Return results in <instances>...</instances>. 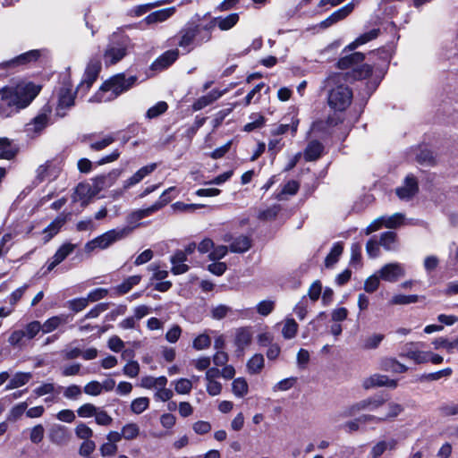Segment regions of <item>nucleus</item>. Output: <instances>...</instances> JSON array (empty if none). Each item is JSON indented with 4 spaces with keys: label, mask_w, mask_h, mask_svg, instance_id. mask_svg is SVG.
Returning <instances> with one entry per match:
<instances>
[{
    "label": "nucleus",
    "mask_w": 458,
    "mask_h": 458,
    "mask_svg": "<svg viewBox=\"0 0 458 458\" xmlns=\"http://www.w3.org/2000/svg\"><path fill=\"white\" fill-rule=\"evenodd\" d=\"M40 87L31 82H22L14 88L0 89V114L5 117L28 106L38 96Z\"/></svg>",
    "instance_id": "obj_1"
},
{
    "label": "nucleus",
    "mask_w": 458,
    "mask_h": 458,
    "mask_svg": "<svg viewBox=\"0 0 458 458\" xmlns=\"http://www.w3.org/2000/svg\"><path fill=\"white\" fill-rule=\"evenodd\" d=\"M344 79V75L337 72L330 74L325 81L326 87H332L327 96L328 105L336 111L345 110L352 100V91L347 85L342 83Z\"/></svg>",
    "instance_id": "obj_2"
},
{
    "label": "nucleus",
    "mask_w": 458,
    "mask_h": 458,
    "mask_svg": "<svg viewBox=\"0 0 458 458\" xmlns=\"http://www.w3.org/2000/svg\"><path fill=\"white\" fill-rule=\"evenodd\" d=\"M137 81L136 76L125 77L119 73L105 81L99 90L95 94L97 102H109L116 98L123 92L129 90Z\"/></svg>",
    "instance_id": "obj_3"
},
{
    "label": "nucleus",
    "mask_w": 458,
    "mask_h": 458,
    "mask_svg": "<svg viewBox=\"0 0 458 458\" xmlns=\"http://www.w3.org/2000/svg\"><path fill=\"white\" fill-rule=\"evenodd\" d=\"M131 48L128 36L121 32L113 33L103 53L104 63L106 66L113 65L123 60Z\"/></svg>",
    "instance_id": "obj_4"
},
{
    "label": "nucleus",
    "mask_w": 458,
    "mask_h": 458,
    "mask_svg": "<svg viewBox=\"0 0 458 458\" xmlns=\"http://www.w3.org/2000/svg\"><path fill=\"white\" fill-rule=\"evenodd\" d=\"M134 228L135 226L127 225L122 228L109 230L96 237L95 239L88 242L85 245V250L90 252L95 249H107L114 242L128 237L132 233Z\"/></svg>",
    "instance_id": "obj_5"
},
{
    "label": "nucleus",
    "mask_w": 458,
    "mask_h": 458,
    "mask_svg": "<svg viewBox=\"0 0 458 458\" xmlns=\"http://www.w3.org/2000/svg\"><path fill=\"white\" fill-rule=\"evenodd\" d=\"M201 30H204L202 27L193 24L182 29L179 32L180 39L178 46L189 53L194 47L209 41L211 39V33L207 32L205 36H199Z\"/></svg>",
    "instance_id": "obj_6"
},
{
    "label": "nucleus",
    "mask_w": 458,
    "mask_h": 458,
    "mask_svg": "<svg viewBox=\"0 0 458 458\" xmlns=\"http://www.w3.org/2000/svg\"><path fill=\"white\" fill-rule=\"evenodd\" d=\"M385 404V400L378 396L369 397L359 401L352 405L347 407L343 415L344 417H350L357 414L361 411H377L378 408L382 407Z\"/></svg>",
    "instance_id": "obj_7"
},
{
    "label": "nucleus",
    "mask_w": 458,
    "mask_h": 458,
    "mask_svg": "<svg viewBox=\"0 0 458 458\" xmlns=\"http://www.w3.org/2000/svg\"><path fill=\"white\" fill-rule=\"evenodd\" d=\"M101 71V63L98 58H92L88 63L83 78L77 87V91L87 92L96 80Z\"/></svg>",
    "instance_id": "obj_8"
},
{
    "label": "nucleus",
    "mask_w": 458,
    "mask_h": 458,
    "mask_svg": "<svg viewBox=\"0 0 458 458\" xmlns=\"http://www.w3.org/2000/svg\"><path fill=\"white\" fill-rule=\"evenodd\" d=\"M424 345L421 342H410L407 343L403 352L399 354L400 357L406 358L413 360L416 364H422L429 361L430 352H424L420 350Z\"/></svg>",
    "instance_id": "obj_9"
},
{
    "label": "nucleus",
    "mask_w": 458,
    "mask_h": 458,
    "mask_svg": "<svg viewBox=\"0 0 458 458\" xmlns=\"http://www.w3.org/2000/svg\"><path fill=\"white\" fill-rule=\"evenodd\" d=\"M240 21V15L237 13H232L226 16L214 17L210 23L202 27V29L210 33L213 27H217L222 31H227L233 29Z\"/></svg>",
    "instance_id": "obj_10"
},
{
    "label": "nucleus",
    "mask_w": 458,
    "mask_h": 458,
    "mask_svg": "<svg viewBox=\"0 0 458 458\" xmlns=\"http://www.w3.org/2000/svg\"><path fill=\"white\" fill-rule=\"evenodd\" d=\"M378 275L382 280L393 283L405 276V268L401 263H388L381 267Z\"/></svg>",
    "instance_id": "obj_11"
},
{
    "label": "nucleus",
    "mask_w": 458,
    "mask_h": 458,
    "mask_svg": "<svg viewBox=\"0 0 458 458\" xmlns=\"http://www.w3.org/2000/svg\"><path fill=\"white\" fill-rule=\"evenodd\" d=\"M357 2V0H352L344 6L335 11L331 15H329L327 19L319 23V27L322 29H327L337 21L344 20L353 11Z\"/></svg>",
    "instance_id": "obj_12"
},
{
    "label": "nucleus",
    "mask_w": 458,
    "mask_h": 458,
    "mask_svg": "<svg viewBox=\"0 0 458 458\" xmlns=\"http://www.w3.org/2000/svg\"><path fill=\"white\" fill-rule=\"evenodd\" d=\"M75 93L69 87H62L58 93V105L56 107V114L59 116L65 115V109L74 105Z\"/></svg>",
    "instance_id": "obj_13"
},
{
    "label": "nucleus",
    "mask_w": 458,
    "mask_h": 458,
    "mask_svg": "<svg viewBox=\"0 0 458 458\" xmlns=\"http://www.w3.org/2000/svg\"><path fill=\"white\" fill-rule=\"evenodd\" d=\"M419 190L418 182L412 174L405 177L403 185L395 190L396 195L403 200L411 199Z\"/></svg>",
    "instance_id": "obj_14"
},
{
    "label": "nucleus",
    "mask_w": 458,
    "mask_h": 458,
    "mask_svg": "<svg viewBox=\"0 0 458 458\" xmlns=\"http://www.w3.org/2000/svg\"><path fill=\"white\" fill-rule=\"evenodd\" d=\"M362 386L365 389H370L378 386L395 388L397 386V381L394 379H390L386 375L374 374L362 381Z\"/></svg>",
    "instance_id": "obj_15"
},
{
    "label": "nucleus",
    "mask_w": 458,
    "mask_h": 458,
    "mask_svg": "<svg viewBox=\"0 0 458 458\" xmlns=\"http://www.w3.org/2000/svg\"><path fill=\"white\" fill-rule=\"evenodd\" d=\"M49 116L47 112L38 114L25 126V131L30 137H35L40 133L48 124Z\"/></svg>",
    "instance_id": "obj_16"
},
{
    "label": "nucleus",
    "mask_w": 458,
    "mask_h": 458,
    "mask_svg": "<svg viewBox=\"0 0 458 458\" xmlns=\"http://www.w3.org/2000/svg\"><path fill=\"white\" fill-rule=\"evenodd\" d=\"M179 56L178 49H172L161 55L152 64L151 69L154 71H162L174 64Z\"/></svg>",
    "instance_id": "obj_17"
},
{
    "label": "nucleus",
    "mask_w": 458,
    "mask_h": 458,
    "mask_svg": "<svg viewBox=\"0 0 458 458\" xmlns=\"http://www.w3.org/2000/svg\"><path fill=\"white\" fill-rule=\"evenodd\" d=\"M40 56V52L38 50H30L29 52H26L24 54L20 55L16 58L3 63L0 64L1 69L2 68H7V67H13L15 65L20 64H25L33 61H36Z\"/></svg>",
    "instance_id": "obj_18"
},
{
    "label": "nucleus",
    "mask_w": 458,
    "mask_h": 458,
    "mask_svg": "<svg viewBox=\"0 0 458 458\" xmlns=\"http://www.w3.org/2000/svg\"><path fill=\"white\" fill-rule=\"evenodd\" d=\"M120 174L121 171L114 169L107 174L97 176L93 180L95 189L99 191L105 188L110 187Z\"/></svg>",
    "instance_id": "obj_19"
},
{
    "label": "nucleus",
    "mask_w": 458,
    "mask_h": 458,
    "mask_svg": "<svg viewBox=\"0 0 458 458\" xmlns=\"http://www.w3.org/2000/svg\"><path fill=\"white\" fill-rule=\"evenodd\" d=\"M58 173L59 167L51 162H47L46 164L38 167L37 179L39 182H43L45 180H53L57 177Z\"/></svg>",
    "instance_id": "obj_20"
},
{
    "label": "nucleus",
    "mask_w": 458,
    "mask_h": 458,
    "mask_svg": "<svg viewBox=\"0 0 458 458\" xmlns=\"http://www.w3.org/2000/svg\"><path fill=\"white\" fill-rule=\"evenodd\" d=\"M364 55L360 52H355L347 55L339 59L337 62V67L341 70L352 68V70L364 60Z\"/></svg>",
    "instance_id": "obj_21"
},
{
    "label": "nucleus",
    "mask_w": 458,
    "mask_h": 458,
    "mask_svg": "<svg viewBox=\"0 0 458 458\" xmlns=\"http://www.w3.org/2000/svg\"><path fill=\"white\" fill-rule=\"evenodd\" d=\"M156 167H157V165L155 163L141 167L132 176H131L129 179H127L124 182L123 188L128 189V188L139 183L147 175L151 174L156 169Z\"/></svg>",
    "instance_id": "obj_22"
},
{
    "label": "nucleus",
    "mask_w": 458,
    "mask_h": 458,
    "mask_svg": "<svg viewBox=\"0 0 458 458\" xmlns=\"http://www.w3.org/2000/svg\"><path fill=\"white\" fill-rule=\"evenodd\" d=\"M324 150V146L318 140H311L308 143L303 157L308 162L315 161L318 159Z\"/></svg>",
    "instance_id": "obj_23"
},
{
    "label": "nucleus",
    "mask_w": 458,
    "mask_h": 458,
    "mask_svg": "<svg viewBox=\"0 0 458 458\" xmlns=\"http://www.w3.org/2000/svg\"><path fill=\"white\" fill-rule=\"evenodd\" d=\"M175 13V7H168L165 9H161L148 14L144 21L147 24H153L157 22H163L170 18Z\"/></svg>",
    "instance_id": "obj_24"
},
{
    "label": "nucleus",
    "mask_w": 458,
    "mask_h": 458,
    "mask_svg": "<svg viewBox=\"0 0 458 458\" xmlns=\"http://www.w3.org/2000/svg\"><path fill=\"white\" fill-rule=\"evenodd\" d=\"M67 320L68 317L66 315L51 317L41 324L42 332L44 334H49L57 329L60 326L66 324Z\"/></svg>",
    "instance_id": "obj_25"
},
{
    "label": "nucleus",
    "mask_w": 458,
    "mask_h": 458,
    "mask_svg": "<svg viewBox=\"0 0 458 458\" xmlns=\"http://www.w3.org/2000/svg\"><path fill=\"white\" fill-rule=\"evenodd\" d=\"M31 378L32 374L30 372H17L13 375V377L6 385L5 390H12L21 387L28 384Z\"/></svg>",
    "instance_id": "obj_26"
},
{
    "label": "nucleus",
    "mask_w": 458,
    "mask_h": 458,
    "mask_svg": "<svg viewBox=\"0 0 458 458\" xmlns=\"http://www.w3.org/2000/svg\"><path fill=\"white\" fill-rule=\"evenodd\" d=\"M66 222V216L64 215H60L53 220L50 225L46 227L43 233L46 234L45 241H50L55 234L58 233L60 229Z\"/></svg>",
    "instance_id": "obj_27"
},
{
    "label": "nucleus",
    "mask_w": 458,
    "mask_h": 458,
    "mask_svg": "<svg viewBox=\"0 0 458 458\" xmlns=\"http://www.w3.org/2000/svg\"><path fill=\"white\" fill-rule=\"evenodd\" d=\"M49 438L55 445L64 444L69 439L66 428L62 425H55L50 430Z\"/></svg>",
    "instance_id": "obj_28"
},
{
    "label": "nucleus",
    "mask_w": 458,
    "mask_h": 458,
    "mask_svg": "<svg viewBox=\"0 0 458 458\" xmlns=\"http://www.w3.org/2000/svg\"><path fill=\"white\" fill-rule=\"evenodd\" d=\"M251 340L252 333L250 328L241 327L237 329L234 343L239 349H245L250 344Z\"/></svg>",
    "instance_id": "obj_29"
},
{
    "label": "nucleus",
    "mask_w": 458,
    "mask_h": 458,
    "mask_svg": "<svg viewBox=\"0 0 458 458\" xmlns=\"http://www.w3.org/2000/svg\"><path fill=\"white\" fill-rule=\"evenodd\" d=\"M381 369L385 371L392 373H404L408 370V367L394 358H386L381 361Z\"/></svg>",
    "instance_id": "obj_30"
},
{
    "label": "nucleus",
    "mask_w": 458,
    "mask_h": 458,
    "mask_svg": "<svg viewBox=\"0 0 458 458\" xmlns=\"http://www.w3.org/2000/svg\"><path fill=\"white\" fill-rule=\"evenodd\" d=\"M378 34H379V30L378 29H373V30H371L369 32L361 34L354 41L350 43L344 48V50L352 51L356 47H358L359 46H361V45L366 44L367 42H369V41H370L372 39H375L376 38H377Z\"/></svg>",
    "instance_id": "obj_31"
},
{
    "label": "nucleus",
    "mask_w": 458,
    "mask_h": 458,
    "mask_svg": "<svg viewBox=\"0 0 458 458\" xmlns=\"http://www.w3.org/2000/svg\"><path fill=\"white\" fill-rule=\"evenodd\" d=\"M251 246L250 240L249 237L240 235L233 239L230 244V250L235 253L246 252Z\"/></svg>",
    "instance_id": "obj_32"
},
{
    "label": "nucleus",
    "mask_w": 458,
    "mask_h": 458,
    "mask_svg": "<svg viewBox=\"0 0 458 458\" xmlns=\"http://www.w3.org/2000/svg\"><path fill=\"white\" fill-rule=\"evenodd\" d=\"M16 152L8 138H0V159L11 160L15 157Z\"/></svg>",
    "instance_id": "obj_33"
},
{
    "label": "nucleus",
    "mask_w": 458,
    "mask_h": 458,
    "mask_svg": "<svg viewBox=\"0 0 458 458\" xmlns=\"http://www.w3.org/2000/svg\"><path fill=\"white\" fill-rule=\"evenodd\" d=\"M265 360L262 354L253 355L247 362V369L250 374H259L264 368Z\"/></svg>",
    "instance_id": "obj_34"
},
{
    "label": "nucleus",
    "mask_w": 458,
    "mask_h": 458,
    "mask_svg": "<svg viewBox=\"0 0 458 458\" xmlns=\"http://www.w3.org/2000/svg\"><path fill=\"white\" fill-rule=\"evenodd\" d=\"M420 299H424V297H420L416 294H411V295L395 294L389 301V304L390 305H408V304L418 302Z\"/></svg>",
    "instance_id": "obj_35"
},
{
    "label": "nucleus",
    "mask_w": 458,
    "mask_h": 458,
    "mask_svg": "<svg viewBox=\"0 0 458 458\" xmlns=\"http://www.w3.org/2000/svg\"><path fill=\"white\" fill-rule=\"evenodd\" d=\"M396 233L394 232H385L380 235V245L386 250H396Z\"/></svg>",
    "instance_id": "obj_36"
},
{
    "label": "nucleus",
    "mask_w": 458,
    "mask_h": 458,
    "mask_svg": "<svg viewBox=\"0 0 458 458\" xmlns=\"http://www.w3.org/2000/svg\"><path fill=\"white\" fill-rule=\"evenodd\" d=\"M249 386L244 377H237L232 383V392L239 398L245 396L248 394Z\"/></svg>",
    "instance_id": "obj_37"
},
{
    "label": "nucleus",
    "mask_w": 458,
    "mask_h": 458,
    "mask_svg": "<svg viewBox=\"0 0 458 458\" xmlns=\"http://www.w3.org/2000/svg\"><path fill=\"white\" fill-rule=\"evenodd\" d=\"M141 280V276L135 275L131 276L128 278H126L122 284L117 285L116 291L120 294H125L127 293L133 286L140 284Z\"/></svg>",
    "instance_id": "obj_38"
},
{
    "label": "nucleus",
    "mask_w": 458,
    "mask_h": 458,
    "mask_svg": "<svg viewBox=\"0 0 458 458\" xmlns=\"http://www.w3.org/2000/svg\"><path fill=\"white\" fill-rule=\"evenodd\" d=\"M167 103L165 101H159L147 110L145 116L147 119L151 120L165 114L167 111Z\"/></svg>",
    "instance_id": "obj_39"
},
{
    "label": "nucleus",
    "mask_w": 458,
    "mask_h": 458,
    "mask_svg": "<svg viewBox=\"0 0 458 458\" xmlns=\"http://www.w3.org/2000/svg\"><path fill=\"white\" fill-rule=\"evenodd\" d=\"M157 207H154L151 205L150 207L147 208L138 209L133 212H131L128 216V222L130 224L137 222L142 218H145L153 213L157 212Z\"/></svg>",
    "instance_id": "obj_40"
},
{
    "label": "nucleus",
    "mask_w": 458,
    "mask_h": 458,
    "mask_svg": "<svg viewBox=\"0 0 458 458\" xmlns=\"http://www.w3.org/2000/svg\"><path fill=\"white\" fill-rule=\"evenodd\" d=\"M344 250L343 244L340 242H336L334 244L331 251L327 256L325 259V265L327 267H329L335 264L338 261L339 257L342 255Z\"/></svg>",
    "instance_id": "obj_41"
},
{
    "label": "nucleus",
    "mask_w": 458,
    "mask_h": 458,
    "mask_svg": "<svg viewBox=\"0 0 458 458\" xmlns=\"http://www.w3.org/2000/svg\"><path fill=\"white\" fill-rule=\"evenodd\" d=\"M298 331V324L293 318H286L282 329V335L285 339L293 338Z\"/></svg>",
    "instance_id": "obj_42"
},
{
    "label": "nucleus",
    "mask_w": 458,
    "mask_h": 458,
    "mask_svg": "<svg viewBox=\"0 0 458 458\" xmlns=\"http://www.w3.org/2000/svg\"><path fill=\"white\" fill-rule=\"evenodd\" d=\"M28 408V403L26 402H21L16 405H14L7 414V420L9 421H17L22 414L26 411Z\"/></svg>",
    "instance_id": "obj_43"
},
{
    "label": "nucleus",
    "mask_w": 458,
    "mask_h": 458,
    "mask_svg": "<svg viewBox=\"0 0 458 458\" xmlns=\"http://www.w3.org/2000/svg\"><path fill=\"white\" fill-rule=\"evenodd\" d=\"M384 220H386L385 226L386 228L394 229V228H397V227L401 226L402 225H403L404 221H405V217H404V215L402 213H394V215H392L390 216H384Z\"/></svg>",
    "instance_id": "obj_44"
},
{
    "label": "nucleus",
    "mask_w": 458,
    "mask_h": 458,
    "mask_svg": "<svg viewBox=\"0 0 458 458\" xmlns=\"http://www.w3.org/2000/svg\"><path fill=\"white\" fill-rule=\"evenodd\" d=\"M123 437L126 440L135 439L140 435V427L136 423H127L122 428Z\"/></svg>",
    "instance_id": "obj_45"
},
{
    "label": "nucleus",
    "mask_w": 458,
    "mask_h": 458,
    "mask_svg": "<svg viewBox=\"0 0 458 458\" xmlns=\"http://www.w3.org/2000/svg\"><path fill=\"white\" fill-rule=\"evenodd\" d=\"M149 406V399L148 397H139L134 399L131 403V410L134 414H140Z\"/></svg>",
    "instance_id": "obj_46"
},
{
    "label": "nucleus",
    "mask_w": 458,
    "mask_h": 458,
    "mask_svg": "<svg viewBox=\"0 0 458 458\" xmlns=\"http://www.w3.org/2000/svg\"><path fill=\"white\" fill-rule=\"evenodd\" d=\"M403 410V408L402 405L395 403H390L387 404V411L386 412H382L377 420H386L389 418H394L398 416Z\"/></svg>",
    "instance_id": "obj_47"
},
{
    "label": "nucleus",
    "mask_w": 458,
    "mask_h": 458,
    "mask_svg": "<svg viewBox=\"0 0 458 458\" xmlns=\"http://www.w3.org/2000/svg\"><path fill=\"white\" fill-rule=\"evenodd\" d=\"M299 125V120L297 118H293L291 123H284L276 126L273 131V135H282L286 133L290 129L292 132L294 134L297 131V128Z\"/></svg>",
    "instance_id": "obj_48"
},
{
    "label": "nucleus",
    "mask_w": 458,
    "mask_h": 458,
    "mask_svg": "<svg viewBox=\"0 0 458 458\" xmlns=\"http://www.w3.org/2000/svg\"><path fill=\"white\" fill-rule=\"evenodd\" d=\"M372 73V67L369 64H363L357 65L352 71V77L355 80H362L370 76Z\"/></svg>",
    "instance_id": "obj_49"
},
{
    "label": "nucleus",
    "mask_w": 458,
    "mask_h": 458,
    "mask_svg": "<svg viewBox=\"0 0 458 458\" xmlns=\"http://www.w3.org/2000/svg\"><path fill=\"white\" fill-rule=\"evenodd\" d=\"M22 331L25 335V338L29 340L33 339L40 331H42L41 323L38 320H34L29 323Z\"/></svg>",
    "instance_id": "obj_50"
},
{
    "label": "nucleus",
    "mask_w": 458,
    "mask_h": 458,
    "mask_svg": "<svg viewBox=\"0 0 458 458\" xmlns=\"http://www.w3.org/2000/svg\"><path fill=\"white\" fill-rule=\"evenodd\" d=\"M384 337L385 336L382 334L371 335L364 340L363 348L366 350H373L377 348L380 343L383 341Z\"/></svg>",
    "instance_id": "obj_51"
},
{
    "label": "nucleus",
    "mask_w": 458,
    "mask_h": 458,
    "mask_svg": "<svg viewBox=\"0 0 458 458\" xmlns=\"http://www.w3.org/2000/svg\"><path fill=\"white\" fill-rule=\"evenodd\" d=\"M293 311L299 319L303 320L308 312V299L307 296L304 295L298 301V303L294 306Z\"/></svg>",
    "instance_id": "obj_52"
},
{
    "label": "nucleus",
    "mask_w": 458,
    "mask_h": 458,
    "mask_svg": "<svg viewBox=\"0 0 458 458\" xmlns=\"http://www.w3.org/2000/svg\"><path fill=\"white\" fill-rule=\"evenodd\" d=\"M192 388V383L188 378H180L175 381L174 389L179 394H188Z\"/></svg>",
    "instance_id": "obj_53"
},
{
    "label": "nucleus",
    "mask_w": 458,
    "mask_h": 458,
    "mask_svg": "<svg viewBox=\"0 0 458 458\" xmlns=\"http://www.w3.org/2000/svg\"><path fill=\"white\" fill-rule=\"evenodd\" d=\"M174 191H176L175 187H170L161 194L159 199L153 204L154 207H157V211L171 201L173 198L171 193Z\"/></svg>",
    "instance_id": "obj_54"
},
{
    "label": "nucleus",
    "mask_w": 458,
    "mask_h": 458,
    "mask_svg": "<svg viewBox=\"0 0 458 458\" xmlns=\"http://www.w3.org/2000/svg\"><path fill=\"white\" fill-rule=\"evenodd\" d=\"M211 344L210 337L206 334H201L198 335L192 343V346L194 349L198 351L205 350L208 348Z\"/></svg>",
    "instance_id": "obj_55"
},
{
    "label": "nucleus",
    "mask_w": 458,
    "mask_h": 458,
    "mask_svg": "<svg viewBox=\"0 0 458 458\" xmlns=\"http://www.w3.org/2000/svg\"><path fill=\"white\" fill-rule=\"evenodd\" d=\"M94 417L96 423L100 426H109L113 422V418L106 411L98 407Z\"/></svg>",
    "instance_id": "obj_56"
},
{
    "label": "nucleus",
    "mask_w": 458,
    "mask_h": 458,
    "mask_svg": "<svg viewBox=\"0 0 458 458\" xmlns=\"http://www.w3.org/2000/svg\"><path fill=\"white\" fill-rule=\"evenodd\" d=\"M275 309V301L271 300H264L257 304V311L261 316L269 315Z\"/></svg>",
    "instance_id": "obj_57"
},
{
    "label": "nucleus",
    "mask_w": 458,
    "mask_h": 458,
    "mask_svg": "<svg viewBox=\"0 0 458 458\" xmlns=\"http://www.w3.org/2000/svg\"><path fill=\"white\" fill-rule=\"evenodd\" d=\"M98 407L92 403H84L77 410V414L81 418H90L95 416Z\"/></svg>",
    "instance_id": "obj_58"
},
{
    "label": "nucleus",
    "mask_w": 458,
    "mask_h": 458,
    "mask_svg": "<svg viewBox=\"0 0 458 458\" xmlns=\"http://www.w3.org/2000/svg\"><path fill=\"white\" fill-rule=\"evenodd\" d=\"M296 382H297V378L294 377L282 379L273 386V391L274 392L287 391V390L291 389L295 385Z\"/></svg>",
    "instance_id": "obj_59"
},
{
    "label": "nucleus",
    "mask_w": 458,
    "mask_h": 458,
    "mask_svg": "<svg viewBox=\"0 0 458 458\" xmlns=\"http://www.w3.org/2000/svg\"><path fill=\"white\" fill-rule=\"evenodd\" d=\"M75 434L80 439L89 440L93 436V430L85 423L81 422L75 428Z\"/></svg>",
    "instance_id": "obj_60"
},
{
    "label": "nucleus",
    "mask_w": 458,
    "mask_h": 458,
    "mask_svg": "<svg viewBox=\"0 0 458 458\" xmlns=\"http://www.w3.org/2000/svg\"><path fill=\"white\" fill-rule=\"evenodd\" d=\"M83 392L86 394L91 396H98L103 393L100 382L96 380L90 381L88 384H86L83 387Z\"/></svg>",
    "instance_id": "obj_61"
},
{
    "label": "nucleus",
    "mask_w": 458,
    "mask_h": 458,
    "mask_svg": "<svg viewBox=\"0 0 458 458\" xmlns=\"http://www.w3.org/2000/svg\"><path fill=\"white\" fill-rule=\"evenodd\" d=\"M44 435V427L41 424H38L30 429V439L32 443L38 444L43 440Z\"/></svg>",
    "instance_id": "obj_62"
},
{
    "label": "nucleus",
    "mask_w": 458,
    "mask_h": 458,
    "mask_svg": "<svg viewBox=\"0 0 458 458\" xmlns=\"http://www.w3.org/2000/svg\"><path fill=\"white\" fill-rule=\"evenodd\" d=\"M380 243L377 242L374 238L368 241L366 244V251L369 258L374 259L379 256L380 254V249H379Z\"/></svg>",
    "instance_id": "obj_63"
},
{
    "label": "nucleus",
    "mask_w": 458,
    "mask_h": 458,
    "mask_svg": "<svg viewBox=\"0 0 458 458\" xmlns=\"http://www.w3.org/2000/svg\"><path fill=\"white\" fill-rule=\"evenodd\" d=\"M379 275H373L368 277L364 283V290L369 293H374L379 286Z\"/></svg>",
    "instance_id": "obj_64"
}]
</instances>
